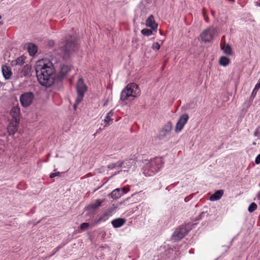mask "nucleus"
<instances>
[{"label":"nucleus","instance_id":"obj_1","mask_svg":"<svg viewBox=\"0 0 260 260\" xmlns=\"http://www.w3.org/2000/svg\"><path fill=\"white\" fill-rule=\"evenodd\" d=\"M164 164L163 159L159 157L144 159L143 160V173L145 176H152L162 169Z\"/></svg>","mask_w":260,"mask_h":260},{"label":"nucleus","instance_id":"obj_2","mask_svg":"<svg viewBox=\"0 0 260 260\" xmlns=\"http://www.w3.org/2000/svg\"><path fill=\"white\" fill-rule=\"evenodd\" d=\"M35 70L36 74H41V79L43 77V80L44 75L55 77L54 66L52 62L48 59L43 58L38 60L35 66Z\"/></svg>","mask_w":260,"mask_h":260},{"label":"nucleus","instance_id":"obj_3","mask_svg":"<svg viewBox=\"0 0 260 260\" xmlns=\"http://www.w3.org/2000/svg\"><path fill=\"white\" fill-rule=\"evenodd\" d=\"M140 92L137 84L135 83L129 84L121 92L120 100L125 102L130 97L136 98L140 94Z\"/></svg>","mask_w":260,"mask_h":260},{"label":"nucleus","instance_id":"obj_4","mask_svg":"<svg viewBox=\"0 0 260 260\" xmlns=\"http://www.w3.org/2000/svg\"><path fill=\"white\" fill-rule=\"evenodd\" d=\"M78 48L77 42L74 39L67 41L66 43H62L58 50L60 56L63 59H68L71 54Z\"/></svg>","mask_w":260,"mask_h":260},{"label":"nucleus","instance_id":"obj_5","mask_svg":"<svg viewBox=\"0 0 260 260\" xmlns=\"http://www.w3.org/2000/svg\"><path fill=\"white\" fill-rule=\"evenodd\" d=\"M87 90V87L85 84L82 78L78 79L76 84V90L77 96L76 99L75 103L74 105V109H76L77 106L82 102L85 93Z\"/></svg>","mask_w":260,"mask_h":260},{"label":"nucleus","instance_id":"obj_6","mask_svg":"<svg viewBox=\"0 0 260 260\" xmlns=\"http://www.w3.org/2000/svg\"><path fill=\"white\" fill-rule=\"evenodd\" d=\"M191 230L188 225H181L177 228L171 236V240L176 242L182 239L187 233Z\"/></svg>","mask_w":260,"mask_h":260},{"label":"nucleus","instance_id":"obj_7","mask_svg":"<svg viewBox=\"0 0 260 260\" xmlns=\"http://www.w3.org/2000/svg\"><path fill=\"white\" fill-rule=\"evenodd\" d=\"M217 31L216 28L210 27L204 30L200 35V38L202 41L205 43L211 42L214 37L217 34Z\"/></svg>","mask_w":260,"mask_h":260},{"label":"nucleus","instance_id":"obj_8","mask_svg":"<svg viewBox=\"0 0 260 260\" xmlns=\"http://www.w3.org/2000/svg\"><path fill=\"white\" fill-rule=\"evenodd\" d=\"M34 98V94L31 92H27L22 94L20 96V101L24 107L29 106Z\"/></svg>","mask_w":260,"mask_h":260},{"label":"nucleus","instance_id":"obj_9","mask_svg":"<svg viewBox=\"0 0 260 260\" xmlns=\"http://www.w3.org/2000/svg\"><path fill=\"white\" fill-rule=\"evenodd\" d=\"M38 80L40 84L46 87H51L54 83L55 78L54 76H49L47 75H44V80L43 82V77L40 78L41 74H36Z\"/></svg>","mask_w":260,"mask_h":260},{"label":"nucleus","instance_id":"obj_10","mask_svg":"<svg viewBox=\"0 0 260 260\" xmlns=\"http://www.w3.org/2000/svg\"><path fill=\"white\" fill-rule=\"evenodd\" d=\"M121 169L124 171H128L129 169H134L137 165V161L135 159H125L120 161Z\"/></svg>","mask_w":260,"mask_h":260},{"label":"nucleus","instance_id":"obj_11","mask_svg":"<svg viewBox=\"0 0 260 260\" xmlns=\"http://www.w3.org/2000/svg\"><path fill=\"white\" fill-rule=\"evenodd\" d=\"M172 129V123L170 121H168L164 126L161 131H160L158 138L159 139H163L168 136Z\"/></svg>","mask_w":260,"mask_h":260},{"label":"nucleus","instance_id":"obj_12","mask_svg":"<svg viewBox=\"0 0 260 260\" xmlns=\"http://www.w3.org/2000/svg\"><path fill=\"white\" fill-rule=\"evenodd\" d=\"M189 119V116L187 114H183L179 119L175 126V132L176 133L180 132L184 127L185 124L187 123Z\"/></svg>","mask_w":260,"mask_h":260},{"label":"nucleus","instance_id":"obj_13","mask_svg":"<svg viewBox=\"0 0 260 260\" xmlns=\"http://www.w3.org/2000/svg\"><path fill=\"white\" fill-rule=\"evenodd\" d=\"M129 189L127 187L118 188L114 189L111 193V197L113 199H117L128 192Z\"/></svg>","mask_w":260,"mask_h":260},{"label":"nucleus","instance_id":"obj_14","mask_svg":"<svg viewBox=\"0 0 260 260\" xmlns=\"http://www.w3.org/2000/svg\"><path fill=\"white\" fill-rule=\"evenodd\" d=\"M31 75V68L29 64L25 65L20 72L18 73V77L20 78H29Z\"/></svg>","mask_w":260,"mask_h":260},{"label":"nucleus","instance_id":"obj_15","mask_svg":"<svg viewBox=\"0 0 260 260\" xmlns=\"http://www.w3.org/2000/svg\"><path fill=\"white\" fill-rule=\"evenodd\" d=\"M146 25L150 27L153 30L156 31L157 28V24L155 23L154 17L152 15H150L146 19Z\"/></svg>","mask_w":260,"mask_h":260},{"label":"nucleus","instance_id":"obj_16","mask_svg":"<svg viewBox=\"0 0 260 260\" xmlns=\"http://www.w3.org/2000/svg\"><path fill=\"white\" fill-rule=\"evenodd\" d=\"M19 122L12 120L8 125L7 130L9 135L14 134L17 131Z\"/></svg>","mask_w":260,"mask_h":260},{"label":"nucleus","instance_id":"obj_17","mask_svg":"<svg viewBox=\"0 0 260 260\" xmlns=\"http://www.w3.org/2000/svg\"><path fill=\"white\" fill-rule=\"evenodd\" d=\"M2 70L5 79L6 80L10 79L12 75L11 68L8 66L4 65L2 66Z\"/></svg>","mask_w":260,"mask_h":260},{"label":"nucleus","instance_id":"obj_18","mask_svg":"<svg viewBox=\"0 0 260 260\" xmlns=\"http://www.w3.org/2000/svg\"><path fill=\"white\" fill-rule=\"evenodd\" d=\"M10 114L13 118L12 120L19 122L20 109L19 108L13 107L11 110Z\"/></svg>","mask_w":260,"mask_h":260},{"label":"nucleus","instance_id":"obj_19","mask_svg":"<svg viewBox=\"0 0 260 260\" xmlns=\"http://www.w3.org/2000/svg\"><path fill=\"white\" fill-rule=\"evenodd\" d=\"M125 223V220L123 218H118L112 221L111 223L114 228H118L123 226Z\"/></svg>","mask_w":260,"mask_h":260},{"label":"nucleus","instance_id":"obj_20","mask_svg":"<svg viewBox=\"0 0 260 260\" xmlns=\"http://www.w3.org/2000/svg\"><path fill=\"white\" fill-rule=\"evenodd\" d=\"M27 49L30 56L35 55L38 52L37 46L33 43H29L27 45Z\"/></svg>","mask_w":260,"mask_h":260},{"label":"nucleus","instance_id":"obj_21","mask_svg":"<svg viewBox=\"0 0 260 260\" xmlns=\"http://www.w3.org/2000/svg\"><path fill=\"white\" fill-rule=\"evenodd\" d=\"M223 190L222 189L216 191L212 196H210V200L211 201H215L219 200L223 194Z\"/></svg>","mask_w":260,"mask_h":260},{"label":"nucleus","instance_id":"obj_22","mask_svg":"<svg viewBox=\"0 0 260 260\" xmlns=\"http://www.w3.org/2000/svg\"><path fill=\"white\" fill-rule=\"evenodd\" d=\"M71 68L67 65H63L60 68L59 76L61 78L64 77L70 71Z\"/></svg>","mask_w":260,"mask_h":260},{"label":"nucleus","instance_id":"obj_23","mask_svg":"<svg viewBox=\"0 0 260 260\" xmlns=\"http://www.w3.org/2000/svg\"><path fill=\"white\" fill-rule=\"evenodd\" d=\"M102 202L103 201L100 199L96 200L94 202L88 205L87 209L88 210L96 209L101 206Z\"/></svg>","mask_w":260,"mask_h":260},{"label":"nucleus","instance_id":"obj_24","mask_svg":"<svg viewBox=\"0 0 260 260\" xmlns=\"http://www.w3.org/2000/svg\"><path fill=\"white\" fill-rule=\"evenodd\" d=\"M25 59L26 57L22 55L17 58L15 60L12 61L11 64L12 66H21L24 63Z\"/></svg>","mask_w":260,"mask_h":260},{"label":"nucleus","instance_id":"obj_25","mask_svg":"<svg viewBox=\"0 0 260 260\" xmlns=\"http://www.w3.org/2000/svg\"><path fill=\"white\" fill-rule=\"evenodd\" d=\"M221 49L227 55H230L233 53L232 49L229 44H221Z\"/></svg>","mask_w":260,"mask_h":260},{"label":"nucleus","instance_id":"obj_26","mask_svg":"<svg viewBox=\"0 0 260 260\" xmlns=\"http://www.w3.org/2000/svg\"><path fill=\"white\" fill-rule=\"evenodd\" d=\"M230 62L229 58L224 56L220 57L219 60V63L223 67H226L229 64Z\"/></svg>","mask_w":260,"mask_h":260},{"label":"nucleus","instance_id":"obj_27","mask_svg":"<svg viewBox=\"0 0 260 260\" xmlns=\"http://www.w3.org/2000/svg\"><path fill=\"white\" fill-rule=\"evenodd\" d=\"M114 114V112L113 110L110 111L105 117V118L104 120V123L106 125L109 124L110 121L113 120V119L111 118Z\"/></svg>","mask_w":260,"mask_h":260},{"label":"nucleus","instance_id":"obj_28","mask_svg":"<svg viewBox=\"0 0 260 260\" xmlns=\"http://www.w3.org/2000/svg\"><path fill=\"white\" fill-rule=\"evenodd\" d=\"M109 213L108 212H105L101 215L98 219H97L95 221L96 223H99L103 221H105L108 219Z\"/></svg>","mask_w":260,"mask_h":260},{"label":"nucleus","instance_id":"obj_29","mask_svg":"<svg viewBox=\"0 0 260 260\" xmlns=\"http://www.w3.org/2000/svg\"><path fill=\"white\" fill-rule=\"evenodd\" d=\"M120 164H121L120 161H118L115 163H112L108 165V168L110 170H112V169H119L121 168Z\"/></svg>","mask_w":260,"mask_h":260},{"label":"nucleus","instance_id":"obj_30","mask_svg":"<svg viewBox=\"0 0 260 260\" xmlns=\"http://www.w3.org/2000/svg\"><path fill=\"white\" fill-rule=\"evenodd\" d=\"M141 33L144 36H150L152 34V31L151 29L144 28L142 29Z\"/></svg>","mask_w":260,"mask_h":260},{"label":"nucleus","instance_id":"obj_31","mask_svg":"<svg viewBox=\"0 0 260 260\" xmlns=\"http://www.w3.org/2000/svg\"><path fill=\"white\" fill-rule=\"evenodd\" d=\"M257 208V205L255 203H252L248 207V210L249 212L254 211Z\"/></svg>","mask_w":260,"mask_h":260},{"label":"nucleus","instance_id":"obj_32","mask_svg":"<svg viewBox=\"0 0 260 260\" xmlns=\"http://www.w3.org/2000/svg\"><path fill=\"white\" fill-rule=\"evenodd\" d=\"M89 226V223L84 222L80 225V229L81 232H83L86 230Z\"/></svg>","mask_w":260,"mask_h":260},{"label":"nucleus","instance_id":"obj_33","mask_svg":"<svg viewBox=\"0 0 260 260\" xmlns=\"http://www.w3.org/2000/svg\"><path fill=\"white\" fill-rule=\"evenodd\" d=\"M152 48L153 49H156V50H159V48H160V45L159 44L157 43V42H156V43H154L153 44H152Z\"/></svg>","mask_w":260,"mask_h":260},{"label":"nucleus","instance_id":"obj_34","mask_svg":"<svg viewBox=\"0 0 260 260\" xmlns=\"http://www.w3.org/2000/svg\"><path fill=\"white\" fill-rule=\"evenodd\" d=\"M60 174V172H55V173H51L50 175V177L51 178H53L56 176H59V174Z\"/></svg>","mask_w":260,"mask_h":260},{"label":"nucleus","instance_id":"obj_35","mask_svg":"<svg viewBox=\"0 0 260 260\" xmlns=\"http://www.w3.org/2000/svg\"><path fill=\"white\" fill-rule=\"evenodd\" d=\"M255 162L256 164H260V153L257 155L255 159Z\"/></svg>","mask_w":260,"mask_h":260},{"label":"nucleus","instance_id":"obj_36","mask_svg":"<svg viewBox=\"0 0 260 260\" xmlns=\"http://www.w3.org/2000/svg\"><path fill=\"white\" fill-rule=\"evenodd\" d=\"M260 89V78L258 79V82L255 86V90H259Z\"/></svg>","mask_w":260,"mask_h":260},{"label":"nucleus","instance_id":"obj_37","mask_svg":"<svg viewBox=\"0 0 260 260\" xmlns=\"http://www.w3.org/2000/svg\"><path fill=\"white\" fill-rule=\"evenodd\" d=\"M254 135L256 137H259L260 136V132L258 129H255L254 132Z\"/></svg>","mask_w":260,"mask_h":260},{"label":"nucleus","instance_id":"obj_38","mask_svg":"<svg viewBox=\"0 0 260 260\" xmlns=\"http://www.w3.org/2000/svg\"><path fill=\"white\" fill-rule=\"evenodd\" d=\"M258 90H255V87L254 88L252 92V93H251V95L252 96H253V97H254L255 95H256V92Z\"/></svg>","mask_w":260,"mask_h":260},{"label":"nucleus","instance_id":"obj_39","mask_svg":"<svg viewBox=\"0 0 260 260\" xmlns=\"http://www.w3.org/2000/svg\"><path fill=\"white\" fill-rule=\"evenodd\" d=\"M49 44L50 46H52L54 44V42L53 41H50L49 42Z\"/></svg>","mask_w":260,"mask_h":260},{"label":"nucleus","instance_id":"obj_40","mask_svg":"<svg viewBox=\"0 0 260 260\" xmlns=\"http://www.w3.org/2000/svg\"><path fill=\"white\" fill-rule=\"evenodd\" d=\"M257 198L258 200H260V192L257 194Z\"/></svg>","mask_w":260,"mask_h":260},{"label":"nucleus","instance_id":"obj_41","mask_svg":"<svg viewBox=\"0 0 260 260\" xmlns=\"http://www.w3.org/2000/svg\"><path fill=\"white\" fill-rule=\"evenodd\" d=\"M189 253H193V252H192L191 250H189Z\"/></svg>","mask_w":260,"mask_h":260},{"label":"nucleus","instance_id":"obj_42","mask_svg":"<svg viewBox=\"0 0 260 260\" xmlns=\"http://www.w3.org/2000/svg\"><path fill=\"white\" fill-rule=\"evenodd\" d=\"M255 5H256V6H258V3H257V2H256V3H255Z\"/></svg>","mask_w":260,"mask_h":260},{"label":"nucleus","instance_id":"obj_43","mask_svg":"<svg viewBox=\"0 0 260 260\" xmlns=\"http://www.w3.org/2000/svg\"><path fill=\"white\" fill-rule=\"evenodd\" d=\"M1 18H2V17H1V16L0 15V19H1Z\"/></svg>","mask_w":260,"mask_h":260}]
</instances>
